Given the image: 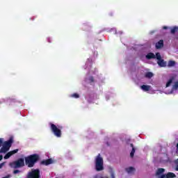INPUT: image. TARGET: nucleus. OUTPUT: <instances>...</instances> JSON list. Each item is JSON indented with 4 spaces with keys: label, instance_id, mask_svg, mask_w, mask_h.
I'll list each match as a JSON object with an SVG mask.
<instances>
[{
    "label": "nucleus",
    "instance_id": "obj_1",
    "mask_svg": "<svg viewBox=\"0 0 178 178\" xmlns=\"http://www.w3.org/2000/svg\"><path fill=\"white\" fill-rule=\"evenodd\" d=\"M25 164L28 168H34V165L40 161V155L37 154H31L25 157Z\"/></svg>",
    "mask_w": 178,
    "mask_h": 178
},
{
    "label": "nucleus",
    "instance_id": "obj_2",
    "mask_svg": "<svg viewBox=\"0 0 178 178\" xmlns=\"http://www.w3.org/2000/svg\"><path fill=\"white\" fill-rule=\"evenodd\" d=\"M49 124L50 126L51 131L54 134L56 137H58V138L62 137V129H63V127L60 125H56L52 122H49Z\"/></svg>",
    "mask_w": 178,
    "mask_h": 178
},
{
    "label": "nucleus",
    "instance_id": "obj_3",
    "mask_svg": "<svg viewBox=\"0 0 178 178\" xmlns=\"http://www.w3.org/2000/svg\"><path fill=\"white\" fill-rule=\"evenodd\" d=\"M95 169L97 172L104 170V159L101 157L100 154H99L95 159Z\"/></svg>",
    "mask_w": 178,
    "mask_h": 178
},
{
    "label": "nucleus",
    "instance_id": "obj_4",
    "mask_svg": "<svg viewBox=\"0 0 178 178\" xmlns=\"http://www.w3.org/2000/svg\"><path fill=\"white\" fill-rule=\"evenodd\" d=\"M11 166L15 169H17V168H23V166H24V159H18L17 161L12 163Z\"/></svg>",
    "mask_w": 178,
    "mask_h": 178
},
{
    "label": "nucleus",
    "instance_id": "obj_5",
    "mask_svg": "<svg viewBox=\"0 0 178 178\" xmlns=\"http://www.w3.org/2000/svg\"><path fill=\"white\" fill-rule=\"evenodd\" d=\"M40 170L35 169L32 170L31 172H29L27 178H40Z\"/></svg>",
    "mask_w": 178,
    "mask_h": 178
},
{
    "label": "nucleus",
    "instance_id": "obj_6",
    "mask_svg": "<svg viewBox=\"0 0 178 178\" xmlns=\"http://www.w3.org/2000/svg\"><path fill=\"white\" fill-rule=\"evenodd\" d=\"M13 143V139L10 138L8 140L5 141L3 143V147H6L7 149H10V147H12V144Z\"/></svg>",
    "mask_w": 178,
    "mask_h": 178
},
{
    "label": "nucleus",
    "instance_id": "obj_7",
    "mask_svg": "<svg viewBox=\"0 0 178 178\" xmlns=\"http://www.w3.org/2000/svg\"><path fill=\"white\" fill-rule=\"evenodd\" d=\"M51 163H54V160H52V159L42 160L40 162V165H44V166H48V165H51Z\"/></svg>",
    "mask_w": 178,
    "mask_h": 178
},
{
    "label": "nucleus",
    "instance_id": "obj_8",
    "mask_svg": "<svg viewBox=\"0 0 178 178\" xmlns=\"http://www.w3.org/2000/svg\"><path fill=\"white\" fill-rule=\"evenodd\" d=\"M19 149H14L12 150L9 152H8L5 156H4V159H9L10 156H12V155H15V154H17Z\"/></svg>",
    "mask_w": 178,
    "mask_h": 178
},
{
    "label": "nucleus",
    "instance_id": "obj_9",
    "mask_svg": "<svg viewBox=\"0 0 178 178\" xmlns=\"http://www.w3.org/2000/svg\"><path fill=\"white\" fill-rule=\"evenodd\" d=\"M157 64L160 67H166V61H165L163 59L159 60L157 61Z\"/></svg>",
    "mask_w": 178,
    "mask_h": 178
},
{
    "label": "nucleus",
    "instance_id": "obj_10",
    "mask_svg": "<svg viewBox=\"0 0 178 178\" xmlns=\"http://www.w3.org/2000/svg\"><path fill=\"white\" fill-rule=\"evenodd\" d=\"M163 47V40H160L158 42L156 43V49H161Z\"/></svg>",
    "mask_w": 178,
    "mask_h": 178
},
{
    "label": "nucleus",
    "instance_id": "obj_11",
    "mask_svg": "<svg viewBox=\"0 0 178 178\" xmlns=\"http://www.w3.org/2000/svg\"><path fill=\"white\" fill-rule=\"evenodd\" d=\"M156 58V56H155V54L154 53H148L147 55H146V59L147 60H150V59H155Z\"/></svg>",
    "mask_w": 178,
    "mask_h": 178
},
{
    "label": "nucleus",
    "instance_id": "obj_12",
    "mask_svg": "<svg viewBox=\"0 0 178 178\" xmlns=\"http://www.w3.org/2000/svg\"><path fill=\"white\" fill-rule=\"evenodd\" d=\"M130 147H131L132 150L130 153V156L131 158H134V154L136 153V148L134 147V145L133 143L130 144Z\"/></svg>",
    "mask_w": 178,
    "mask_h": 178
},
{
    "label": "nucleus",
    "instance_id": "obj_13",
    "mask_svg": "<svg viewBox=\"0 0 178 178\" xmlns=\"http://www.w3.org/2000/svg\"><path fill=\"white\" fill-rule=\"evenodd\" d=\"M165 172V168H159L156 172V176H161L162 173Z\"/></svg>",
    "mask_w": 178,
    "mask_h": 178
},
{
    "label": "nucleus",
    "instance_id": "obj_14",
    "mask_svg": "<svg viewBox=\"0 0 178 178\" xmlns=\"http://www.w3.org/2000/svg\"><path fill=\"white\" fill-rule=\"evenodd\" d=\"M174 66H176V61L175 60H169L168 63V67H173Z\"/></svg>",
    "mask_w": 178,
    "mask_h": 178
},
{
    "label": "nucleus",
    "instance_id": "obj_15",
    "mask_svg": "<svg viewBox=\"0 0 178 178\" xmlns=\"http://www.w3.org/2000/svg\"><path fill=\"white\" fill-rule=\"evenodd\" d=\"M176 177V175L173 172H168L165 175V178H175Z\"/></svg>",
    "mask_w": 178,
    "mask_h": 178
},
{
    "label": "nucleus",
    "instance_id": "obj_16",
    "mask_svg": "<svg viewBox=\"0 0 178 178\" xmlns=\"http://www.w3.org/2000/svg\"><path fill=\"white\" fill-rule=\"evenodd\" d=\"M141 88L142 90H143V91H149L151 86H147V85H143L141 86Z\"/></svg>",
    "mask_w": 178,
    "mask_h": 178
},
{
    "label": "nucleus",
    "instance_id": "obj_17",
    "mask_svg": "<svg viewBox=\"0 0 178 178\" xmlns=\"http://www.w3.org/2000/svg\"><path fill=\"white\" fill-rule=\"evenodd\" d=\"M8 151H9V150L6 147H4V146H3L0 149V154H6V152H8Z\"/></svg>",
    "mask_w": 178,
    "mask_h": 178
},
{
    "label": "nucleus",
    "instance_id": "obj_18",
    "mask_svg": "<svg viewBox=\"0 0 178 178\" xmlns=\"http://www.w3.org/2000/svg\"><path fill=\"white\" fill-rule=\"evenodd\" d=\"M171 34H175V33H178V26H174L171 29L170 31Z\"/></svg>",
    "mask_w": 178,
    "mask_h": 178
},
{
    "label": "nucleus",
    "instance_id": "obj_19",
    "mask_svg": "<svg viewBox=\"0 0 178 178\" xmlns=\"http://www.w3.org/2000/svg\"><path fill=\"white\" fill-rule=\"evenodd\" d=\"M126 172H127V173H131V172H134V170H136V169L133 167H129V168H127L125 169Z\"/></svg>",
    "mask_w": 178,
    "mask_h": 178
},
{
    "label": "nucleus",
    "instance_id": "obj_20",
    "mask_svg": "<svg viewBox=\"0 0 178 178\" xmlns=\"http://www.w3.org/2000/svg\"><path fill=\"white\" fill-rule=\"evenodd\" d=\"M154 76V74L152 72H147L145 75V76L147 78V79H151V77H152Z\"/></svg>",
    "mask_w": 178,
    "mask_h": 178
},
{
    "label": "nucleus",
    "instance_id": "obj_21",
    "mask_svg": "<svg viewBox=\"0 0 178 178\" xmlns=\"http://www.w3.org/2000/svg\"><path fill=\"white\" fill-rule=\"evenodd\" d=\"M173 83V78L169 79V81L166 83V87H170V84Z\"/></svg>",
    "mask_w": 178,
    "mask_h": 178
},
{
    "label": "nucleus",
    "instance_id": "obj_22",
    "mask_svg": "<svg viewBox=\"0 0 178 178\" xmlns=\"http://www.w3.org/2000/svg\"><path fill=\"white\" fill-rule=\"evenodd\" d=\"M156 58L157 59V60H161V59H162V57L161 56V53L157 52L155 55Z\"/></svg>",
    "mask_w": 178,
    "mask_h": 178
},
{
    "label": "nucleus",
    "instance_id": "obj_23",
    "mask_svg": "<svg viewBox=\"0 0 178 178\" xmlns=\"http://www.w3.org/2000/svg\"><path fill=\"white\" fill-rule=\"evenodd\" d=\"M71 97L72 98H80V95L79 94H77V93H73L72 95H71Z\"/></svg>",
    "mask_w": 178,
    "mask_h": 178
},
{
    "label": "nucleus",
    "instance_id": "obj_24",
    "mask_svg": "<svg viewBox=\"0 0 178 178\" xmlns=\"http://www.w3.org/2000/svg\"><path fill=\"white\" fill-rule=\"evenodd\" d=\"M178 88V81L175 82L174 86H172V90H177Z\"/></svg>",
    "mask_w": 178,
    "mask_h": 178
},
{
    "label": "nucleus",
    "instance_id": "obj_25",
    "mask_svg": "<svg viewBox=\"0 0 178 178\" xmlns=\"http://www.w3.org/2000/svg\"><path fill=\"white\" fill-rule=\"evenodd\" d=\"M175 170H177V172H178V159L175 161Z\"/></svg>",
    "mask_w": 178,
    "mask_h": 178
},
{
    "label": "nucleus",
    "instance_id": "obj_26",
    "mask_svg": "<svg viewBox=\"0 0 178 178\" xmlns=\"http://www.w3.org/2000/svg\"><path fill=\"white\" fill-rule=\"evenodd\" d=\"M89 81H90V83H94V81H95L94 76H90Z\"/></svg>",
    "mask_w": 178,
    "mask_h": 178
},
{
    "label": "nucleus",
    "instance_id": "obj_27",
    "mask_svg": "<svg viewBox=\"0 0 178 178\" xmlns=\"http://www.w3.org/2000/svg\"><path fill=\"white\" fill-rule=\"evenodd\" d=\"M111 178H115V172L111 171Z\"/></svg>",
    "mask_w": 178,
    "mask_h": 178
},
{
    "label": "nucleus",
    "instance_id": "obj_28",
    "mask_svg": "<svg viewBox=\"0 0 178 178\" xmlns=\"http://www.w3.org/2000/svg\"><path fill=\"white\" fill-rule=\"evenodd\" d=\"M17 173H20V170H15L13 171V174H14V175H17Z\"/></svg>",
    "mask_w": 178,
    "mask_h": 178
},
{
    "label": "nucleus",
    "instance_id": "obj_29",
    "mask_svg": "<svg viewBox=\"0 0 178 178\" xmlns=\"http://www.w3.org/2000/svg\"><path fill=\"white\" fill-rule=\"evenodd\" d=\"M3 144V138H0V147Z\"/></svg>",
    "mask_w": 178,
    "mask_h": 178
},
{
    "label": "nucleus",
    "instance_id": "obj_30",
    "mask_svg": "<svg viewBox=\"0 0 178 178\" xmlns=\"http://www.w3.org/2000/svg\"><path fill=\"white\" fill-rule=\"evenodd\" d=\"M159 178H166V175L165 174H163L160 176Z\"/></svg>",
    "mask_w": 178,
    "mask_h": 178
},
{
    "label": "nucleus",
    "instance_id": "obj_31",
    "mask_svg": "<svg viewBox=\"0 0 178 178\" xmlns=\"http://www.w3.org/2000/svg\"><path fill=\"white\" fill-rule=\"evenodd\" d=\"M2 178H10V175H8L7 176L3 177Z\"/></svg>",
    "mask_w": 178,
    "mask_h": 178
},
{
    "label": "nucleus",
    "instance_id": "obj_32",
    "mask_svg": "<svg viewBox=\"0 0 178 178\" xmlns=\"http://www.w3.org/2000/svg\"><path fill=\"white\" fill-rule=\"evenodd\" d=\"M163 30H168V26H163Z\"/></svg>",
    "mask_w": 178,
    "mask_h": 178
},
{
    "label": "nucleus",
    "instance_id": "obj_33",
    "mask_svg": "<svg viewBox=\"0 0 178 178\" xmlns=\"http://www.w3.org/2000/svg\"><path fill=\"white\" fill-rule=\"evenodd\" d=\"M3 159V156L2 155H0V161H2Z\"/></svg>",
    "mask_w": 178,
    "mask_h": 178
},
{
    "label": "nucleus",
    "instance_id": "obj_34",
    "mask_svg": "<svg viewBox=\"0 0 178 178\" xmlns=\"http://www.w3.org/2000/svg\"><path fill=\"white\" fill-rule=\"evenodd\" d=\"M177 152H178V143L177 144Z\"/></svg>",
    "mask_w": 178,
    "mask_h": 178
},
{
    "label": "nucleus",
    "instance_id": "obj_35",
    "mask_svg": "<svg viewBox=\"0 0 178 178\" xmlns=\"http://www.w3.org/2000/svg\"><path fill=\"white\" fill-rule=\"evenodd\" d=\"M2 168V164H0V169Z\"/></svg>",
    "mask_w": 178,
    "mask_h": 178
}]
</instances>
